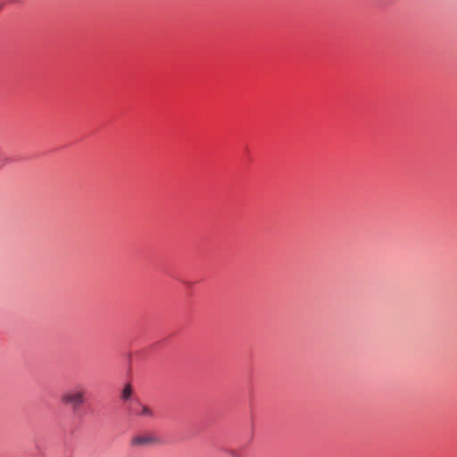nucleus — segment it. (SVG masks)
<instances>
[{
  "mask_svg": "<svg viewBox=\"0 0 457 457\" xmlns=\"http://www.w3.org/2000/svg\"><path fill=\"white\" fill-rule=\"evenodd\" d=\"M137 414L139 416H145V417H150V418L154 416L153 411L145 405H142L140 407V410L137 412Z\"/></svg>",
  "mask_w": 457,
  "mask_h": 457,
  "instance_id": "7ed1b4c3",
  "label": "nucleus"
},
{
  "mask_svg": "<svg viewBox=\"0 0 457 457\" xmlns=\"http://www.w3.org/2000/svg\"><path fill=\"white\" fill-rule=\"evenodd\" d=\"M158 443V439L150 435H139L131 439V445L135 447L147 446Z\"/></svg>",
  "mask_w": 457,
  "mask_h": 457,
  "instance_id": "f03ea898",
  "label": "nucleus"
},
{
  "mask_svg": "<svg viewBox=\"0 0 457 457\" xmlns=\"http://www.w3.org/2000/svg\"><path fill=\"white\" fill-rule=\"evenodd\" d=\"M132 395V387L129 384L126 385L122 390L121 397L123 400H128Z\"/></svg>",
  "mask_w": 457,
  "mask_h": 457,
  "instance_id": "20e7f679",
  "label": "nucleus"
},
{
  "mask_svg": "<svg viewBox=\"0 0 457 457\" xmlns=\"http://www.w3.org/2000/svg\"><path fill=\"white\" fill-rule=\"evenodd\" d=\"M86 395L87 390L82 386H76L61 395V402L75 411L86 403Z\"/></svg>",
  "mask_w": 457,
  "mask_h": 457,
  "instance_id": "f257e3e1",
  "label": "nucleus"
}]
</instances>
